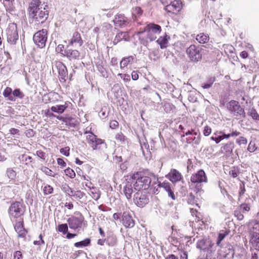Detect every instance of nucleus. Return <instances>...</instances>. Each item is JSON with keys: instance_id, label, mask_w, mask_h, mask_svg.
Segmentation results:
<instances>
[{"instance_id": "ea45409f", "label": "nucleus", "mask_w": 259, "mask_h": 259, "mask_svg": "<svg viewBox=\"0 0 259 259\" xmlns=\"http://www.w3.org/2000/svg\"><path fill=\"white\" fill-rule=\"evenodd\" d=\"M12 96L14 97V98H18L22 99L24 98V94L19 89H16L13 91Z\"/></svg>"}, {"instance_id": "c756f323", "label": "nucleus", "mask_w": 259, "mask_h": 259, "mask_svg": "<svg viewBox=\"0 0 259 259\" xmlns=\"http://www.w3.org/2000/svg\"><path fill=\"white\" fill-rule=\"evenodd\" d=\"M135 60V57L134 56H128L126 58H123L120 62V68H122L126 66L129 63H133Z\"/></svg>"}, {"instance_id": "9b49d317", "label": "nucleus", "mask_w": 259, "mask_h": 259, "mask_svg": "<svg viewBox=\"0 0 259 259\" xmlns=\"http://www.w3.org/2000/svg\"><path fill=\"white\" fill-rule=\"evenodd\" d=\"M191 182L192 183H206L207 178L204 171L203 169L199 170L196 173L193 174L190 178Z\"/></svg>"}, {"instance_id": "c85d7f7f", "label": "nucleus", "mask_w": 259, "mask_h": 259, "mask_svg": "<svg viewBox=\"0 0 259 259\" xmlns=\"http://www.w3.org/2000/svg\"><path fill=\"white\" fill-rule=\"evenodd\" d=\"M246 114L254 120H259V114L253 107L249 108Z\"/></svg>"}, {"instance_id": "6e6d98bb", "label": "nucleus", "mask_w": 259, "mask_h": 259, "mask_svg": "<svg viewBox=\"0 0 259 259\" xmlns=\"http://www.w3.org/2000/svg\"><path fill=\"white\" fill-rule=\"evenodd\" d=\"M142 13H143V11L142 10L141 8L136 7L133 9V15H142Z\"/></svg>"}, {"instance_id": "cd10ccee", "label": "nucleus", "mask_w": 259, "mask_h": 259, "mask_svg": "<svg viewBox=\"0 0 259 259\" xmlns=\"http://www.w3.org/2000/svg\"><path fill=\"white\" fill-rule=\"evenodd\" d=\"M196 39L200 44H205L208 42L209 37L207 34L200 33L196 35Z\"/></svg>"}, {"instance_id": "dca6fc26", "label": "nucleus", "mask_w": 259, "mask_h": 259, "mask_svg": "<svg viewBox=\"0 0 259 259\" xmlns=\"http://www.w3.org/2000/svg\"><path fill=\"white\" fill-rule=\"evenodd\" d=\"M115 26L124 27L127 23V18L122 15H116L113 20Z\"/></svg>"}, {"instance_id": "79ce46f5", "label": "nucleus", "mask_w": 259, "mask_h": 259, "mask_svg": "<svg viewBox=\"0 0 259 259\" xmlns=\"http://www.w3.org/2000/svg\"><path fill=\"white\" fill-rule=\"evenodd\" d=\"M197 247L200 250H205L206 249L205 240L204 239L199 240L197 243Z\"/></svg>"}, {"instance_id": "393cba45", "label": "nucleus", "mask_w": 259, "mask_h": 259, "mask_svg": "<svg viewBox=\"0 0 259 259\" xmlns=\"http://www.w3.org/2000/svg\"><path fill=\"white\" fill-rule=\"evenodd\" d=\"M128 36V33L127 32H121L117 33L113 41V43L114 45H116L118 42L120 41L121 40L124 39L125 40H127V37Z\"/></svg>"}, {"instance_id": "8fccbe9b", "label": "nucleus", "mask_w": 259, "mask_h": 259, "mask_svg": "<svg viewBox=\"0 0 259 259\" xmlns=\"http://www.w3.org/2000/svg\"><path fill=\"white\" fill-rule=\"evenodd\" d=\"M53 188L50 185L46 186L44 188V193L45 195H48L52 193Z\"/></svg>"}, {"instance_id": "20e7f679", "label": "nucleus", "mask_w": 259, "mask_h": 259, "mask_svg": "<svg viewBox=\"0 0 259 259\" xmlns=\"http://www.w3.org/2000/svg\"><path fill=\"white\" fill-rule=\"evenodd\" d=\"M161 31V26L154 23H149L147 24L143 30L138 32V35L143 34L144 32H147V38L150 41L154 40L156 38V35L159 34Z\"/></svg>"}, {"instance_id": "a211bd4d", "label": "nucleus", "mask_w": 259, "mask_h": 259, "mask_svg": "<svg viewBox=\"0 0 259 259\" xmlns=\"http://www.w3.org/2000/svg\"><path fill=\"white\" fill-rule=\"evenodd\" d=\"M250 243L256 250H259V233L253 232L250 239Z\"/></svg>"}, {"instance_id": "37998d69", "label": "nucleus", "mask_w": 259, "mask_h": 259, "mask_svg": "<svg viewBox=\"0 0 259 259\" xmlns=\"http://www.w3.org/2000/svg\"><path fill=\"white\" fill-rule=\"evenodd\" d=\"M238 208L242 212V213L248 212L250 209V205L246 203H243L241 204Z\"/></svg>"}, {"instance_id": "c9c22d12", "label": "nucleus", "mask_w": 259, "mask_h": 259, "mask_svg": "<svg viewBox=\"0 0 259 259\" xmlns=\"http://www.w3.org/2000/svg\"><path fill=\"white\" fill-rule=\"evenodd\" d=\"M7 177L11 180H15L16 177V172L12 168H8L6 170Z\"/></svg>"}, {"instance_id": "de8ad7c7", "label": "nucleus", "mask_w": 259, "mask_h": 259, "mask_svg": "<svg viewBox=\"0 0 259 259\" xmlns=\"http://www.w3.org/2000/svg\"><path fill=\"white\" fill-rule=\"evenodd\" d=\"M66 176L70 178H73L75 176V172L71 168H66Z\"/></svg>"}, {"instance_id": "4be33fe9", "label": "nucleus", "mask_w": 259, "mask_h": 259, "mask_svg": "<svg viewBox=\"0 0 259 259\" xmlns=\"http://www.w3.org/2000/svg\"><path fill=\"white\" fill-rule=\"evenodd\" d=\"M117 239L116 235L112 233L108 235L106 237V243L110 246H114L116 245Z\"/></svg>"}, {"instance_id": "39448f33", "label": "nucleus", "mask_w": 259, "mask_h": 259, "mask_svg": "<svg viewBox=\"0 0 259 259\" xmlns=\"http://www.w3.org/2000/svg\"><path fill=\"white\" fill-rule=\"evenodd\" d=\"M202 49L199 46L191 45L186 50V54L190 60L193 63L200 61L202 57Z\"/></svg>"}, {"instance_id": "7c9ffc66", "label": "nucleus", "mask_w": 259, "mask_h": 259, "mask_svg": "<svg viewBox=\"0 0 259 259\" xmlns=\"http://www.w3.org/2000/svg\"><path fill=\"white\" fill-rule=\"evenodd\" d=\"M230 232V231L229 230L226 229L220 231L219 234L217 242V244L218 245H220L221 241L225 238L226 236H227L229 234Z\"/></svg>"}, {"instance_id": "aec40b11", "label": "nucleus", "mask_w": 259, "mask_h": 259, "mask_svg": "<svg viewBox=\"0 0 259 259\" xmlns=\"http://www.w3.org/2000/svg\"><path fill=\"white\" fill-rule=\"evenodd\" d=\"M56 67L58 70L59 79L61 81L65 82V65L62 62H57L56 63Z\"/></svg>"}, {"instance_id": "09e8293b", "label": "nucleus", "mask_w": 259, "mask_h": 259, "mask_svg": "<svg viewBox=\"0 0 259 259\" xmlns=\"http://www.w3.org/2000/svg\"><path fill=\"white\" fill-rule=\"evenodd\" d=\"M158 186L160 187H162L164 189V190L166 191L169 190L171 189L170 184L168 182H163L162 183H159Z\"/></svg>"}, {"instance_id": "bf43d9fd", "label": "nucleus", "mask_w": 259, "mask_h": 259, "mask_svg": "<svg viewBox=\"0 0 259 259\" xmlns=\"http://www.w3.org/2000/svg\"><path fill=\"white\" fill-rule=\"evenodd\" d=\"M14 259H23V255L20 251H16L14 253Z\"/></svg>"}, {"instance_id": "ddd939ff", "label": "nucleus", "mask_w": 259, "mask_h": 259, "mask_svg": "<svg viewBox=\"0 0 259 259\" xmlns=\"http://www.w3.org/2000/svg\"><path fill=\"white\" fill-rule=\"evenodd\" d=\"M133 183H134L133 178H132L131 180L130 179L129 181L127 182L125 185L123 187V193L126 198L128 199L131 198L132 194L133 193L134 185H132Z\"/></svg>"}, {"instance_id": "0eeeda50", "label": "nucleus", "mask_w": 259, "mask_h": 259, "mask_svg": "<svg viewBox=\"0 0 259 259\" xmlns=\"http://www.w3.org/2000/svg\"><path fill=\"white\" fill-rule=\"evenodd\" d=\"M48 31L42 29L36 32L33 35V40L34 43L40 48H43L46 46L47 40Z\"/></svg>"}, {"instance_id": "2f4dec72", "label": "nucleus", "mask_w": 259, "mask_h": 259, "mask_svg": "<svg viewBox=\"0 0 259 259\" xmlns=\"http://www.w3.org/2000/svg\"><path fill=\"white\" fill-rule=\"evenodd\" d=\"M76 124V120L75 118L66 114V125L73 127Z\"/></svg>"}, {"instance_id": "603ef678", "label": "nucleus", "mask_w": 259, "mask_h": 259, "mask_svg": "<svg viewBox=\"0 0 259 259\" xmlns=\"http://www.w3.org/2000/svg\"><path fill=\"white\" fill-rule=\"evenodd\" d=\"M201 183H195L194 192L196 193H198L202 191Z\"/></svg>"}, {"instance_id": "0e129e2a", "label": "nucleus", "mask_w": 259, "mask_h": 259, "mask_svg": "<svg viewBox=\"0 0 259 259\" xmlns=\"http://www.w3.org/2000/svg\"><path fill=\"white\" fill-rule=\"evenodd\" d=\"M41 170L44 172H45L46 175L48 176L52 175V171L47 167H44Z\"/></svg>"}, {"instance_id": "a19ab883", "label": "nucleus", "mask_w": 259, "mask_h": 259, "mask_svg": "<svg viewBox=\"0 0 259 259\" xmlns=\"http://www.w3.org/2000/svg\"><path fill=\"white\" fill-rule=\"evenodd\" d=\"M214 135V136H212L210 139L214 141L217 144L220 143L223 139V136L219 134L218 132L215 133Z\"/></svg>"}, {"instance_id": "680f3d73", "label": "nucleus", "mask_w": 259, "mask_h": 259, "mask_svg": "<svg viewBox=\"0 0 259 259\" xmlns=\"http://www.w3.org/2000/svg\"><path fill=\"white\" fill-rule=\"evenodd\" d=\"M37 155L42 160H45L46 159V153L41 150H38L36 152Z\"/></svg>"}, {"instance_id": "4d7b16f0", "label": "nucleus", "mask_w": 259, "mask_h": 259, "mask_svg": "<svg viewBox=\"0 0 259 259\" xmlns=\"http://www.w3.org/2000/svg\"><path fill=\"white\" fill-rule=\"evenodd\" d=\"M245 192V186L244 182H242L240 184V191L239 192V196L241 197L242 195H243Z\"/></svg>"}, {"instance_id": "a878e982", "label": "nucleus", "mask_w": 259, "mask_h": 259, "mask_svg": "<svg viewBox=\"0 0 259 259\" xmlns=\"http://www.w3.org/2000/svg\"><path fill=\"white\" fill-rule=\"evenodd\" d=\"M234 148V143L230 142L226 144L223 147L221 148L222 151L225 153L226 155H230Z\"/></svg>"}, {"instance_id": "2eb2a0df", "label": "nucleus", "mask_w": 259, "mask_h": 259, "mask_svg": "<svg viewBox=\"0 0 259 259\" xmlns=\"http://www.w3.org/2000/svg\"><path fill=\"white\" fill-rule=\"evenodd\" d=\"M123 225L126 228H131L135 226V221L132 217L126 212H123L122 215Z\"/></svg>"}, {"instance_id": "f257e3e1", "label": "nucleus", "mask_w": 259, "mask_h": 259, "mask_svg": "<svg viewBox=\"0 0 259 259\" xmlns=\"http://www.w3.org/2000/svg\"><path fill=\"white\" fill-rule=\"evenodd\" d=\"M49 12L46 8H41L28 16L29 22L34 27L44 23L49 17Z\"/></svg>"}, {"instance_id": "4468645a", "label": "nucleus", "mask_w": 259, "mask_h": 259, "mask_svg": "<svg viewBox=\"0 0 259 259\" xmlns=\"http://www.w3.org/2000/svg\"><path fill=\"white\" fill-rule=\"evenodd\" d=\"M40 2L39 0H31L30 3L29 4L28 8V16L34 14V12H36L42 7H40Z\"/></svg>"}, {"instance_id": "e2e57ef3", "label": "nucleus", "mask_w": 259, "mask_h": 259, "mask_svg": "<svg viewBox=\"0 0 259 259\" xmlns=\"http://www.w3.org/2000/svg\"><path fill=\"white\" fill-rule=\"evenodd\" d=\"M57 230L58 231L62 232L63 235H65V224L59 225Z\"/></svg>"}, {"instance_id": "a18cd8bd", "label": "nucleus", "mask_w": 259, "mask_h": 259, "mask_svg": "<svg viewBox=\"0 0 259 259\" xmlns=\"http://www.w3.org/2000/svg\"><path fill=\"white\" fill-rule=\"evenodd\" d=\"M187 202L192 205L196 203L195 197L192 193H190L187 197Z\"/></svg>"}, {"instance_id": "6ab92c4d", "label": "nucleus", "mask_w": 259, "mask_h": 259, "mask_svg": "<svg viewBox=\"0 0 259 259\" xmlns=\"http://www.w3.org/2000/svg\"><path fill=\"white\" fill-rule=\"evenodd\" d=\"M170 36L165 33L164 36H161L156 40V42L160 45L161 49L166 48L168 46V40Z\"/></svg>"}, {"instance_id": "423d86ee", "label": "nucleus", "mask_w": 259, "mask_h": 259, "mask_svg": "<svg viewBox=\"0 0 259 259\" xmlns=\"http://www.w3.org/2000/svg\"><path fill=\"white\" fill-rule=\"evenodd\" d=\"M227 109L229 112L237 117H246L244 109L240 106L239 102L235 100H231L227 104Z\"/></svg>"}, {"instance_id": "f704fd0d", "label": "nucleus", "mask_w": 259, "mask_h": 259, "mask_svg": "<svg viewBox=\"0 0 259 259\" xmlns=\"http://www.w3.org/2000/svg\"><path fill=\"white\" fill-rule=\"evenodd\" d=\"M52 111L57 113L59 114L62 113L65 111L64 105H56L55 106H52L51 108Z\"/></svg>"}, {"instance_id": "3c124183", "label": "nucleus", "mask_w": 259, "mask_h": 259, "mask_svg": "<svg viewBox=\"0 0 259 259\" xmlns=\"http://www.w3.org/2000/svg\"><path fill=\"white\" fill-rule=\"evenodd\" d=\"M17 233H18V237L24 238L26 236V233H27V231L24 228L23 229L20 230H18V231L17 232Z\"/></svg>"}, {"instance_id": "69168bd1", "label": "nucleus", "mask_w": 259, "mask_h": 259, "mask_svg": "<svg viewBox=\"0 0 259 259\" xmlns=\"http://www.w3.org/2000/svg\"><path fill=\"white\" fill-rule=\"evenodd\" d=\"M118 125V122L116 120H112L110 123V127L113 129L115 128Z\"/></svg>"}, {"instance_id": "5701e85b", "label": "nucleus", "mask_w": 259, "mask_h": 259, "mask_svg": "<svg viewBox=\"0 0 259 259\" xmlns=\"http://www.w3.org/2000/svg\"><path fill=\"white\" fill-rule=\"evenodd\" d=\"M74 43L78 44L79 47L83 44V41L81 38L80 35L78 32H75L73 33V36L70 41L69 45H72Z\"/></svg>"}, {"instance_id": "6e6552de", "label": "nucleus", "mask_w": 259, "mask_h": 259, "mask_svg": "<svg viewBox=\"0 0 259 259\" xmlns=\"http://www.w3.org/2000/svg\"><path fill=\"white\" fill-rule=\"evenodd\" d=\"M6 32L8 42L11 44H15L19 38L16 24L15 23L9 24Z\"/></svg>"}, {"instance_id": "58836bf2", "label": "nucleus", "mask_w": 259, "mask_h": 259, "mask_svg": "<svg viewBox=\"0 0 259 259\" xmlns=\"http://www.w3.org/2000/svg\"><path fill=\"white\" fill-rule=\"evenodd\" d=\"M18 219L19 220L17 221L16 225L14 226L15 230L16 232H18V230H20L24 228L23 218H20V219Z\"/></svg>"}, {"instance_id": "bb28decb", "label": "nucleus", "mask_w": 259, "mask_h": 259, "mask_svg": "<svg viewBox=\"0 0 259 259\" xmlns=\"http://www.w3.org/2000/svg\"><path fill=\"white\" fill-rule=\"evenodd\" d=\"M13 91L10 87H7L4 91L3 95L5 98L8 99V100L12 102L16 101V99L12 96Z\"/></svg>"}, {"instance_id": "7ed1b4c3", "label": "nucleus", "mask_w": 259, "mask_h": 259, "mask_svg": "<svg viewBox=\"0 0 259 259\" xmlns=\"http://www.w3.org/2000/svg\"><path fill=\"white\" fill-rule=\"evenodd\" d=\"M25 211V206L23 202L15 201L13 202L8 210L9 216L11 218L20 219L22 218Z\"/></svg>"}, {"instance_id": "f3484780", "label": "nucleus", "mask_w": 259, "mask_h": 259, "mask_svg": "<svg viewBox=\"0 0 259 259\" xmlns=\"http://www.w3.org/2000/svg\"><path fill=\"white\" fill-rule=\"evenodd\" d=\"M167 9L171 11H176L179 12L182 8V3L180 0H175L166 6Z\"/></svg>"}, {"instance_id": "4c0bfd02", "label": "nucleus", "mask_w": 259, "mask_h": 259, "mask_svg": "<svg viewBox=\"0 0 259 259\" xmlns=\"http://www.w3.org/2000/svg\"><path fill=\"white\" fill-rule=\"evenodd\" d=\"M79 55V53L78 51L77 50H71V51H68L67 52H66V56L68 58H76V57H78Z\"/></svg>"}, {"instance_id": "b1692460", "label": "nucleus", "mask_w": 259, "mask_h": 259, "mask_svg": "<svg viewBox=\"0 0 259 259\" xmlns=\"http://www.w3.org/2000/svg\"><path fill=\"white\" fill-rule=\"evenodd\" d=\"M85 186L90 189V193L92 198L95 200H98L100 197V192L99 190L96 187H91L87 184H86Z\"/></svg>"}, {"instance_id": "f8f14e48", "label": "nucleus", "mask_w": 259, "mask_h": 259, "mask_svg": "<svg viewBox=\"0 0 259 259\" xmlns=\"http://www.w3.org/2000/svg\"><path fill=\"white\" fill-rule=\"evenodd\" d=\"M166 177L172 183L179 182L183 179L181 174L176 169H171Z\"/></svg>"}, {"instance_id": "13d9d810", "label": "nucleus", "mask_w": 259, "mask_h": 259, "mask_svg": "<svg viewBox=\"0 0 259 259\" xmlns=\"http://www.w3.org/2000/svg\"><path fill=\"white\" fill-rule=\"evenodd\" d=\"M118 75L120 76L125 82H128L130 80V76L128 74L119 73Z\"/></svg>"}, {"instance_id": "412c9836", "label": "nucleus", "mask_w": 259, "mask_h": 259, "mask_svg": "<svg viewBox=\"0 0 259 259\" xmlns=\"http://www.w3.org/2000/svg\"><path fill=\"white\" fill-rule=\"evenodd\" d=\"M67 222L70 228L73 229L78 228L81 224V221L76 217L69 218Z\"/></svg>"}, {"instance_id": "72a5a7b5", "label": "nucleus", "mask_w": 259, "mask_h": 259, "mask_svg": "<svg viewBox=\"0 0 259 259\" xmlns=\"http://www.w3.org/2000/svg\"><path fill=\"white\" fill-rule=\"evenodd\" d=\"M215 81V78L214 77H210L205 82L202 84L201 87L204 89H208L212 86Z\"/></svg>"}, {"instance_id": "1a4fd4ad", "label": "nucleus", "mask_w": 259, "mask_h": 259, "mask_svg": "<svg viewBox=\"0 0 259 259\" xmlns=\"http://www.w3.org/2000/svg\"><path fill=\"white\" fill-rule=\"evenodd\" d=\"M134 201L137 206L143 207L148 203L149 199L148 195L138 191L134 195Z\"/></svg>"}, {"instance_id": "774afa93", "label": "nucleus", "mask_w": 259, "mask_h": 259, "mask_svg": "<svg viewBox=\"0 0 259 259\" xmlns=\"http://www.w3.org/2000/svg\"><path fill=\"white\" fill-rule=\"evenodd\" d=\"M132 78L134 80H137L139 78V75L136 71H133L132 73Z\"/></svg>"}, {"instance_id": "f03ea898", "label": "nucleus", "mask_w": 259, "mask_h": 259, "mask_svg": "<svg viewBox=\"0 0 259 259\" xmlns=\"http://www.w3.org/2000/svg\"><path fill=\"white\" fill-rule=\"evenodd\" d=\"M135 190L140 191L141 190H147L150 185L151 179L148 176L137 173L133 179Z\"/></svg>"}, {"instance_id": "5fc2aeb1", "label": "nucleus", "mask_w": 259, "mask_h": 259, "mask_svg": "<svg viewBox=\"0 0 259 259\" xmlns=\"http://www.w3.org/2000/svg\"><path fill=\"white\" fill-rule=\"evenodd\" d=\"M66 238H67L68 239L73 238V237L76 236L77 235L76 233H71L68 232V226L66 224Z\"/></svg>"}, {"instance_id": "e433bc0d", "label": "nucleus", "mask_w": 259, "mask_h": 259, "mask_svg": "<svg viewBox=\"0 0 259 259\" xmlns=\"http://www.w3.org/2000/svg\"><path fill=\"white\" fill-rule=\"evenodd\" d=\"M64 47L63 45H59L56 48V52L58 56H59L60 57L63 58L65 56V51L64 50Z\"/></svg>"}, {"instance_id": "473e14b6", "label": "nucleus", "mask_w": 259, "mask_h": 259, "mask_svg": "<svg viewBox=\"0 0 259 259\" xmlns=\"http://www.w3.org/2000/svg\"><path fill=\"white\" fill-rule=\"evenodd\" d=\"M91 244V239L90 238H86L84 240L76 242L74 246L76 247H83L90 245Z\"/></svg>"}, {"instance_id": "864d4df0", "label": "nucleus", "mask_w": 259, "mask_h": 259, "mask_svg": "<svg viewBox=\"0 0 259 259\" xmlns=\"http://www.w3.org/2000/svg\"><path fill=\"white\" fill-rule=\"evenodd\" d=\"M236 142L239 145H245L247 143V139L243 137H240L237 139Z\"/></svg>"}, {"instance_id": "49530a36", "label": "nucleus", "mask_w": 259, "mask_h": 259, "mask_svg": "<svg viewBox=\"0 0 259 259\" xmlns=\"http://www.w3.org/2000/svg\"><path fill=\"white\" fill-rule=\"evenodd\" d=\"M32 157L30 156L23 154L21 157V160L25 162L26 164L31 162Z\"/></svg>"}, {"instance_id": "c03bdc74", "label": "nucleus", "mask_w": 259, "mask_h": 259, "mask_svg": "<svg viewBox=\"0 0 259 259\" xmlns=\"http://www.w3.org/2000/svg\"><path fill=\"white\" fill-rule=\"evenodd\" d=\"M234 214L235 217L237 218V220L239 221L242 220L244 218L242 212L239 208L234 211Z\"/></svg>"}, {"instance_id": "338daca9", "label": "nucleus", "mask_w": 259, "mask_h": 259, "mask_svg": "<svg viewBox=\"0 0 259 259\" xmlns=\"http://www.w3.org/2000/svg\"><path fill=\"white\" fill-rule=\"evenodd\" d=\"M58 164L61 166V167L65 166V161L61 158H58L57 159Z\"/></svg>"}, {"instance_id": "9d476101", "label": "nucleus", "mask_w": 259, "mask_h": 259, "mask_svg": "<svg viewBox=\"0 0 259 259\" xmlns=\"http://www.w3.org/2000/svg\"><path fill=\"white\" fill-rule=\"evenodd\" d=\"M86 138L88 143L94 150L100 149V146L104 144L102 139L97 138L96 136L92 132L87 136Z\"/></svg>"}, {"instance_id": "052dcab7", "label": "nucleus", "mask_w": 259, "mask_h": 259, "mask_svg": "<svg viewBox=\"0 0 259 259\" xmlns=\"http://www.w3.org/2000/svg\"><path fill=\"white\" fill-rule=\"evenodd\" d=\"M211 129L209 126L206 125L204 127V130H203V135L205 136H207L209 135L211 133Z\"/></svg>"}]
</instances>
